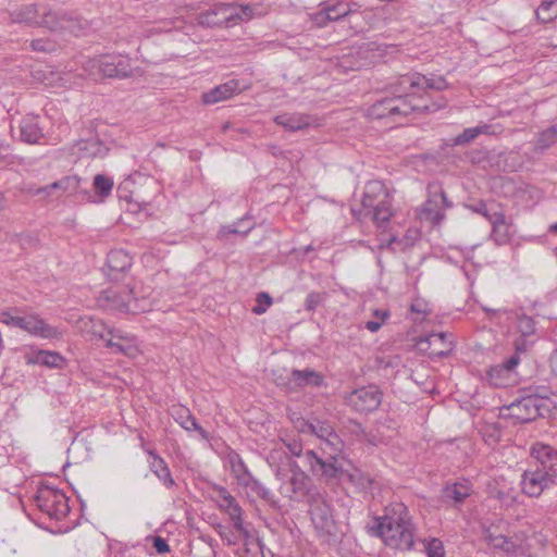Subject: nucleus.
Returning a JSON list of instances; mask_svg holds the SVG:
<instances>
[{
    "label": "nucleus",
    "instance_id": "30",
    "mask_svg": "<svg viewBox=\"0 0 557 557\" xmlns=\"http://www.w3.org/2000/svg\"><path fill=\"white\" fill-rule=\"evenodd\" d=\"M146 451L152 458V460L149 461L150 471L163 483L165 487L172 488L175 485V481L164 459L152 449H147Z\"/></svg>",
    "mask_w": 557,
    "mask_h": 557
},
{
    "label": "nucleus",
    "instance_id": "16",
    "mask_svg": "<svg viewBox=\"0 0 557 557\" xmlns=\"http://www.w3.org/2000/svg\"><path fill=\"white\" fill-rule=\"evenodd\" d=\"M16 327L34 336L48 339H59L63 335L61 330L48 324L36 313L20 314Z\"/></svg>",
    "mask_w": 557,
    "mask_h": 557
},
{
    "label": "nucleus",
    "instance_id": "46",
    "mask_svg": "<svg viewBox=\"0 0 557 557\" xmlns=\"http://www.w3.org/2000/svg\"><path fill=\"white\" fill-rule=\"evenodd\" d=\"M496 542L494 543L493 547L502 549L506 553H515L518 548V544L511 539L506 535L499 534L498 539H495Z\"/></svg>",
    "mask_w": 557,
    "mask_h": 557
},
{
    "label": "nucleus",
    "instance_id": "15",
    "mask_svg": "<svg viewBox=\"0 0 557 557\" xmlns=\"http://www.w3.org/2000/svg\"><path fill=\"white\" fill-rule=\"evenodd\" d=\"M235 9L230 3H218L197 15V23L203 27L234 26Z\"/></svg>",
    "mask_w": 557,
    "mask_h": 557
},
{
    "label": "nucleus",
    "instance_id": "37",
    "mask_svg": "<svg viewBox=\"0 0 557 557\" xmlns=\"http://www.w3.org/2000/svg\"><path fill=\"white\" fill-rule=\"evenodd\" d=\"M313 123V119L304 114H294L286 119L281 117V126L288 131H299Z\"/></svg>",
    "mask_w": 557,
    "mask_h": 557
},
{
    "label": "nucleus",
    "instance_id": "43",
    "mask_svg": "<svg viewBox=\"0 0 557 557\" xmlns=\"http://www.w3.org/2000/svg\"><path fill=\"white\" fill-rule=\"evenodd\" d=\"M239 540L244 541V545L246 546L247 553H251L256 549L260 550L262 557H267L264 554V544L261 540L255 539L253 535L247 530V535H242L239 533Z\"/></svg>",
    "mask_w": 557,
    "mask_h": 557
},
{
    "label": "nucleus",
    "instance_id": "2",
    "mask_svg": "<svg viewBox=\"0 0 557 557\" xmlns=\"http://www.w3.org/2000/svg\"><path fill=\"white\" fill-rule=\"evenodd\" d=\"M8 15L12 23L45 27L52 32L69 33L74 36L84 35L89 28L88 21L78 14L47 4H23L9 11Z\"/></svg>",
    "mask_w": 557,
    "mask_h": 557
},
{
    "label": "nucleus",
    "instance_id": "28",
    "mask_svg": "<svg viewBox=\"0 0 557 557\" xmlns=\"http://www.w3.org/2000/svg\"><path fill=\"white\" fill-rule=\"evenodd\" d=\"M44 133L35 115H26L20 122V139L26 144H37Z\"/></svg>",
    "mask_w": 557,
    "mask_h": 557
},
{
    "label": "nucleus",
    "instance_id": "47",
    "mask_svg": "<svg viewBox=\"0 0 557 557\" xmlns=\"http://www.w3.org/2000/svg\"><path fill=\"white\" fill-rule=\"evenodd\" d=\"M326 293H318L312 292L308 294L306 301H305V308L308 311H314L325 299H326Z\"/></svg>",
    "mask_w": 557,
    "mask_h": 557
},
{
    "label": "nucleus",
    "instance_id": "48",
    "mask_svg": "<svg viewBox=\"0 0 557 557\" xmlns=\"http://www.w3.org/2000/svg\"><path fill=\"white\" fill-rule=\"evenodd\" d=\"M476 137H478V132H476L475 127H468V128H465L461 134H459L458 136H456L453 139V145L454 146H462V145L473 141Z\"/></svg>",
    "mask_w": 557,
    "mask_h": 557
},
{
    "label": "nucleus",
    "instance_id": "1",
    "mask_svg": "<svg viewBox=\"0 0 557 557\" xmlns=\"http://www.w3.org/2000/svg\"><path fill=\"white\" fill-rule=\"evenodd\" d=\"M447 83L442 76L426 77L420 73L406 74L389 85V97L377 100L373 103L368 114L371 119H391L393 122L408 116L410 113L435 112L447 104L444 97L436 101L426 102L424 95L418 94L422 89L444 90Z\"/></svg>",
    "mask_w": 557,
    "mask_h": 557
},
{
    "label": "nucleus",
    "instance_id": "8",
    "mask_svg": "<svg viewBox=\"0 0 557 557\" xmlns=\"http://www.w3.org/2000/svg\"><path fill=\"white\" fill-rule=\"evenodd\" d=\"M290 420L299 432L312 433L321 440L322 453H326L327 449L333 453H342L343 442L329 422L317 421L315 423H309L300 417L295 419L293 416Z\"/></svg>",
    "mask_w": 557,
    "mask_h": 557
},
{
    "label": "nucleus",
    "instance_id": "56",
    "mask_svg": "<svg viewBox=\"0 0 557 557\" xmlns=\"http://www.w3.org/2000/svg\"><path fill=\"white\" fill-rule=\"evenodd\" d=\"M348 479L358 484L361 487H366L372 483V480L369 476H364L360 471H355L354 473H347Z\"/></svg>",
    "mask_w": 557,
    "mask_h": 557
},
{
    "label": "nucleus",
    "instance_id": "59",
    "mask_svg": "<svg viewBox=\"0 0 557 557\" xmlns=\"http://www.w3.org/2000/svg\"><path fill=\"white\" fill-rule=\"evenodd\" d=\"M388 312H382V318L380 320L368 321L366 323V329L372 333L377 332L381 329L382 324L384 323L385 319L388 318Z\"/></svg>",
    "mask_w": 557,
    "mask_h": 557
},
{
    "label": "nucleus",
    "instance_id": "41",
    "mask_svg": "<svg viewBox=\"0 0 557 557\" xmlns=\"http://www.w3.org/2000/svg\"><path fill=\"white\" fill-rule=\"evenodd\" d=\"M94 187L99 196L108 197L112 191L113 181L106 175L97 174L94 177Z\"/></svg>",
    "mask_w": 557,
    "mask_h": 557
},
{
    "label": "nucleus",
    "instance_id": "17",
    "mask_svg": "<svg viewBox=\"0 0 557 557\" xmlns=\"http://www.w3.org/2000/svg\"><path fill=\"white\" fill-rule=\"evenodd\" d=\"M542 407V399L534 396H528L511 403L507 407V410L511 418L516 419L518 422L524 423L533 421L541 416L540 410Z\"/></svg>",
    "mask_w": 557,
    "mask_h": 557
},
{
    "label": "nucleus",
    "instance_id": "11",
    "mask_svg": "<svg viewBox=\"0 0 557 557\" xmlns=\"http://www.w3.org/2000/svg\"><path fill=\"white\" fill-rule=\"evenodd\" d=\"M321 9L312 15V21L319 27H323L327 22H343L348 20L351 23L350 18L357 12V4L350 2H344L337 0L334 3L324 2L320 4Z\"/></svg>",
    "mask_w": 557,
    "mask_h": 557
},
{
    "label": "nucleus",
    "instance_id": "53",
    "mask_svg": "<svg viewBox=\"0 0 557 557\" xmlns=\"http://www.w3.org/2000/svg\"><path fill=\"white\" fill-rule=\"evenodd\" d=\"M425 549L429 557H444L443 543L438 539H432L426 545Z\"/></svg>",
    "mask_w": 557,
    "mask_h": 557
},
{
    "label": "nucleus",
    "instance_id": "18",
    "mask_svg": "<svg viewBox=\"0 0 557 557\" xmlns=\"http://www.w3.org/2000/svg\"><path fill=\"white\" fill-rule=\"evenodd\" d=\"M532 456L535 459V467L539 471L544 473L547 478H557V449L549 445L535 444L532 447Z\"/></svg>",
    "mask_w": 557,
    "mask_h": 557
},
{
    "label": "nucleus",
    "instance_id": "23",
    "mask_svg": "<svg viewBox=\"0 0 557 557\" xmlns=\"http://www.w3.org/2000/svg\"><path fill=\"white\" fill-rule=\"evenodd\" d=\"M285 385L290 389L320 387L324 385V376L310 368L304 370L294 369Z\"/></svg>",
    "mask_w": 557,
    "mask_h": 557
},
{
    "label": "nucleus",
    "instance_id": "45",
    "mask_svg": "<svg viewBox=\"0 0 557 557\" xmlns=\"http://www.w3.org/2000/svg\"><path fill=\"white\" fill-rule=\"evenodd\" d=\"M508 374L509 372H506L502 364L494 366L487 371L490 382L495 386L503 385V379L507 377Z\"/></svg>",
    "mask_w": 557,
    "mask_h": 557
},
{
    "label": "nucleus",
    "instance_id": "9",
    "mask_svg": "<svg viewBox=\"0 0 557 557\" xmlns=\"http://www.w3.org/2000/svg\"><path fill=\"white\" fill-rule=\"evenodd\" d=\"M309 513L312 523L320 535H331L335 529V522L330 505L324 496L314 491L309 494L308 498Z\"/></svg>",
    "mask_w": 557,
    "mask_h": 557
},
{
    "label": "nucleus",
    "instance_id": "5",
    "mask_svg": "<svg viewBox=\"0 0 557 557\" xmlns=\"http://www.w3.org/2000/svg\"><path fill=\"white\" fill-rule=\"evenodd\" d=\"M92 334L106 342V347L115 354L135 357L138 352L136 337L121 329L106 327L102 322L90 320Z\"/></svg>",
    "mask_w": 557,
    "mask_h": 557
},
{
    "label": "nucleus",
    "instance_id": "64",
    "mask_svg": "<svg viewBox=\"0 0 557 557\" xmlns=\"http://www.w3.org/2000/svg\"><path fill=\"white\" fill-rule=\"evenodd\" d=\"M499 534H497L492 528H488L484 532V539L490 545H494L496 542L495 539H498Z\"/></svg>",
    "mask_w": 557,
    "mask_h": 557
},
{
    "label": "nucleus",
    "instance_id": "40",
    "mask_svg": "<svg viewBox=\"0 0 557 557\" xmlns=\"http://www.w3.org/2000/svg\"><path fill=\"white\" fill-rule=\"evenodd\" d=\"M225 512L230 516V519L233 521L234 529L242 535H247V528L244 525L242 519L243 510L238 503L235 502L233 506H231Z\"/></svg>",
    "mask_w": 557,
    "mask_h": 557
},
{
    "label": "nucleus",
    "instance_id": "29",
    "mask_svg": "<svg viewBox=\"0 0 557 557\" xmlns=\"http://www.w3.org/2000/svg\"><path fill=\"white\" fill-rule=\"evenodd\" d=\"M392 200L393 198H388L386 200H383L380 202V205H374L373 207H370L366 209L362 213V219L371 216L372 221L379 226V227H386L387 223L389 222L391 218L394 214L393 208H392Z\"/></svg>",
    "mask_w": 557,
    "mask_h": 557
},
{
    "label": "nucleus",
    "instance_id": "63",
    "mask_svg": "<svg viewBox=\"0 0 557 557\" xmlns=\"http://www.w3.org/2000/svg\"><path fill=\"white\" fill-rule=\"evenodd\" d=\"M475 129L478 132V136H480L482 134H485V135H495L496 134L494 126L488 125V124L478 125V126H475Z\"/></svg>",
    "mask_w": 557,
    "mask_h": 557
},
{
    "label": "nucleus",
    "instance_id": "33",
    "mask_svg": "<svg viewBox=\"0 0 557 557\" xmlns=\"http://www.w3.org/2000/svg\"><path fill=\"white\" fill-rule=\"evenodd\" d=\"M28 362L52 369H61L65 363V359L57 351L37 350L29 356Z\"/></svg>",
    "mask_w": 557,
    "mask_h": 557
},
{
    "label": "nucleus",
    "instance_id": "35",
    "mask_svg": "<svg viewBox=\"0 0 557 557\" xmlns=\"http://www.w3.org/2000/svg\"><path fill=\"white\" fill-rule=\"evenodd\" d=\"M557 143V124H554L540 132L534 141V151L543 153Z\"/></svg>",
    "mask_w": 557,
    "mask_h": 557
},
{
    "label": "nucleus",
    "instance_id": "52",
    "mask_svg": "<svg viewBox=\"0 0 557 557\" xmlns=\"http://www.w3.org/2000/svg\"><path fill=\"white\" fill-rule=\"evenodd\" d=\"M233 9H235L236 16L234 17V25L239 21L249 20L252 16V7L250 5H236L230 3Z\"/></svg>",
    "mask_w": 557,
    "mask_h": 557
},
{
    "label": "nucleus",
    "instance_id": "10",
    "mask_svg": "<svg viewBox=\"0 0 557 557\" xmlns=\"http://www.w3.org/2000/svg\"><path fill=\"white\" fill-rule=\"evenodd\" d=\"M428 194L429 197L420 211V219L432 224H440L445 216L443 209L450 208L451 202L448 201L442 185L438 183L429 184Z\"/></svg>",
    "mask_w": 557,
    "mask_h": 557
},
{
    "label": "nucleus",
    "instance_id": "50",
    "mask_svg": "<svg viewBox=\"0 0 557 557\" xmlns=\"http://www.w3.org/2000/svg\"><path fill=\"white\" fill-rule=\"evenodd\" d=\"M272 304V298L267 293H260L256 298V306L252 308V312L256 314H262L267 311L268 307Z\"/></svg>",
    "mask_w": 557,
    "mask_h": 557
},
{
    "label": "nucleus",
    "instance_id": "61",
    "mask_svg": "<svg viewBox=\"0 0 557 557\" xmlns=\"http://www.w3.org/2000/svg\"><path fill=\"white\" fill-rule=\"evenodd\" d=\"M519 326L522 333L528 335L533 333V320L529 317H523L519 321Z\"/></svg>",
    "mask_w": 557,
    "mask_h": 557
},
{
    "label": "nucleus",
    "instance_id": "34",
    "mask_svg": "<svg viewBox=\"0 0 557 557\" xmlns=\"http://www.w3.org/2000/svg\"><path fill=\"white\" fill-rule=\"evenodd\" d=\"M253 224L246 218L238 220L234 224L223 225L220 227L216 238L221 242L226 240L228 235H240L245 237L251 230Z\"/></svg>",
    "mask_w": 557,
    "mask_h": 557
},
{
    "label": "nucleus",
    "instance_id": "12",
    "mask_svg": "<svg viewBox=\"0 0 557 557\" xmlns=\"http://www.w3.org/2000/svg\"><path fill=\"white\" fill-rule=\"evenodd\" d=\"M322 454L323 456H318L313 450H308L305 455L311 470L315 474L330 480L337 478L344 472L341 453H333L327 449L326 453Z\"/></svg>",
    "mask_w": 557,
    "mask_h": 557
},
{
    "label": "nucleus",
    "instance_id": "3",
    "mask_svg": "<svg viewBox=\"0 0 557 557\" xmlns=\"http://www.w3.org/2000/svg\"><path fill=\"white\" fill-rule=\"evenodd\" d=\"M372 530L386 546L403 552L410 550L417 539L410 512L403 503L387 506L384 516L375 519Z\"/></svg>",
    "mask_w": 557,
    "mask_h": 557
},
{
    "label": "nucleus",
    "instance_id": "51",
    "mask_svg": "<svg viewBox=\"0 0 557 557\" xmlns=\"http://www.w3.org/2000/svg\"><path fill=\"white\" fill-rule=\"evenodd\" d=\"M30 47L34 51L53 52L55 50V42L44 38L34 39L30 42Z\"/></svg>",
    "mask_w": 557,
    "mask_h": 557
},
{
    "label": "nucleus",
    "instance_id": "49",
    "mask_svg": "<svg viewBox=\"0 0 557 557\" xmlns=\"http://www.w3.org/2000/svg\"><path fill=\"white\" fill-rule=\"evenodd\" d=\"M216 531L222 540L226 541L228 545H236L239 542V532L233 531L227 527L219 524Z\"/></svg>",
    "mask_w": 557,
    "mask_h": 557
},
{
    "label": "nucleus",
    "instance_id": "44",
    "mask_svg": "<svg viewBox=\"0 0 557 557\" xmlns=\"http://www.w3.org/2000/svg\"><path fill=\"white\" fill-rule=\"evenodd\" d=\"M20 312V308H10L0 311V323H3L11 327H16Z\"/></svg>",
    "mask_w": 557,
    "mask_h": 557
},
{
    "label": "nucleus",
    "instance_id": "20",
    "mask_svg": "<svg viewBox=\"0 0 557 557\" xmlns=\"http://www.w3.org/2000/svg\"><path fill=\"white\" fill-rule=\"evenodd\" d=\"M391 194L386 189L385 185L381 181H370L366 184L363 197L361 200V209H351V212L355 218L358 220H362V213L366 209L373 207L374 205H380L381 201L391 198Z\"/></svg>",
    "mask_w": 557,
    "mask_h": 557
},
{
    "label": "nucleus",
    "instance_id": "32",
    "mask_svg": "<svg viewBox=\"0 0 557 557\" xmlns=\"http://www.w3.org/2000/svg\"><path fill=\"white\" fill-rule=\"evenodd\" d=\"M470 494L471 487L468 481L446 485L442 491L443 499L445 502H451L454 505L462 504Z\"/></svg>",
    "mask_w": 557,
    "mask_h": 557
},
{
    "label": "nucleus",
    "instance_id": "4",
    "mask_svg": "<svg viewBox=\"0 0 557 557\" xmlns=\"http://www.w3.org/2000/svg\"><path fill=\"white\" fill-rule=\"evenodd\" d=\"M84 69L95 79H123L133 76L135 71L131 59L123 54H103L88 59Z\"/></svg>",
    "mask_w": 557,
    "mask_h": 557
},
{
    "label": "nucleus",
    "instance_id": "7",
    "mask_svg": "<svg viewBox=\"0 0 557 557\" xmlns=\"http://www.w3.org/2000/svg\"><path fill=\"white\" fill-rule=\"evenodd\" d=\"M34 502L41 512L54 520L63 519L70 511L65 494L49 485L38 487Z\"/></svg>",
    "mask_w": 557,
    "mask_h": 557
},
{
    "label": "nucleus",
    "instance_id": "27",
    "mask_svg": "<svg viewBox=\"0 0 557 557\" xmlns=\"http://www.w3.org/2000/svg\"><path fill=\"white\" fill-rule=\"evenodd\" d=\"M384 54V49L376 42H366L358 48L352 58L356 69L367 67L375 64Z\"/></svg>",
    "mask_w": 557,
    "mask_h": 557
},
{
    "label": "nucleus",
    "instance_id": "57",
    "mask_svg": "<svg viewBox=\"0 0 557 557\" xmlns=\"http://www.w3.org/2000/svg\"><path fill=\"white\" fill-rule=\"evenodd\" d=\"M77 185V181L75 177L72 176H65L61 180L54 182V186H59L60 190L67 191L70 189H75Z\"/></svg>",
    "mask_w": 557,
    "mask_h": 557
},
{
    "label": "nucleus",
    "instance_id": "19",
    "mask_svg": "<svg viewBox=\"0 0 557 557\" xmlns=\"http://www.w3.org/2000/svg\"><path fill=\"white\" fill-rule=\"evenodd\" d=\"M288 467L290 468V475L288 482L285 484V493L292 499H300L302 497L309 498V494L315 490H310V479L306 473L294 462L288 459Z\"/></svg>",
    "mask_w": 557,
    "mask_h": 557
},
{
    "label": "nucleus",
    "instance_id": "14",
    "mask_svg": "<svg viewBox=\"0 0 557 557\" xmlns=\"http://www.w3.org/2000/svg\"><path fill=\"white\" fill-rule=\"evenodd\" d=\"M133 287L126 286L121 290L108 288L100 295L99 301L101 306L110 310L125 313H136L138 306L137 299L133 297Z\"/></svg>",
    "mask_w": 557,
    "mask_h": 557
},
{
    "label": "nucleus",
    "instance_id": "22",
    "mask_svg": "<svg viewBox=\"0 0 557 557\" xmlns=\"http://www.w3.org/2000/svg\"><path fill=\"white\" fill-rule=\"evenodd\" d=\"M133 258L123 249L111 250L107 257V276L110 281H119L131 269Z\"/></svg>",
    "mask_w": 557,
    "mask_h": 557
},
{
    "label": "nucleus",
    "instance_id": "31",
    "mask_svg": "<svg viewBox=\"0 0 557 557\" xmlns=\"http://www.w3.org/2000/svg\"><path fill=\"white\" fill-rule=\"evenodd\" d=\"M492 233L491 238L496 245L502 246L510 240V225L506 222L505 214L503 212H495L491 216Z\"/></svg>",
    "mask_w": 557,
    "mask_h": 557
},
{
    "label": "nucleus",
    "instance_id": "62",
    "mask_svg": "<svg viewBox=\"0 0 557 557\" xmlns=\"http://www.w3.org/2000/svg\"><path fill=\"white\" fill-rule=\"evenodd\" d=\"M520 362V358L518 355L511 356L509 359H507L502 366L506 369V372H511Z\"/></svg>",
    "mask_w": 557,
    "mask_h": 557
},
{
    "label": "nucleus",
    "instance_id": "26",
    "mask_svg": "<svg viewBox=\"0 0 557 557\" xmlns=\"http://www.w3.org/2000/svg\"><path fill=\"white\" fill-rule=\"evenodd\" d=\"M171 416L174 420L186 431H196L201 438L209 441L210 434L206 431L191 414L190 410L182 405L173 406L171 408Z\"/></svg>",
    "mask_w": 557,
    "mask_h": 557
},
{
    "label": "nucleus",
    "instance_id": "25",
    "mask_svg": "<svg viewBox=\"0 0 557 557\" xmlns=\"http://www.w3.org/2000/svg\"><path fill=\"white\" fill-rule=\"evenodd\" d=\"M245 87L240 86L239 81L231 79L224 84L215 86L207 92L202 94V102L205 104H214L223 100H227L235 94H239Z\"/></svg>",
    "mask_w": 557,
    "mask_h": 557
},
{
    "label": "nucleus",
    "instance_id": "60",
    "mask_svg": "<svg viewBox=\"0 0 557 557\" xmlns=\"http://www.w3.org/2000/svg\"><path fill=\"white\" fill-rule=\"evenodd\" d=\"M153 548L159 553V554H165L168 552H170V545L168 544V542L161 537V536H154L153 537Z\"/></svg>",
    "mask_w": 557,
    "mask_h": 557
},
{
    "label": "nucleus",
    "instance_id": "55",
    "mask_svg": "<svg viewBox=\"0 0 557 557\" xmlns=\"http://www.w3.org/2000/svg\"><path fill=\"white\" fill-rule=\"evenodd\" d=\"M470 209L472 211L485 216L490 223H491V216L496 212V211H493L491 208H488V206L483 201H480L475 205H471Z\"/></svg>",
    "mask_w": 557,
    "mask_h": 557
},
{
    "label": "nucleus",
    "instance_id": "24",
    "mask_svg": "<svg viewBox=\"0 0 557 557\" xmlns=\"http://www.w3.org/2000/svg\"><path fill=\"white\" fill-rule=\"evenodd\" d=\"M108 147L98 138L82 139L74 144L72 153L79 159L103 158L108 153Z\"/></svg>",
    "mask_w": 557,
    "mask_h": 557
},
{
    "label": "nucleus",
    "instance_id": "38",
    "mask_svg": "<svg viewBox=\"0 0 557 557\" xmlns=\"http://www.w3.org/2000/svg\"><path fill=\"white\" fill-rule=\"evenodd\" d=\"M543 23H548L557 16V0H544L535 11Z\"/></svg>",
    "mask_w": 557,
    "mask_h": 557
},
{
    "label": "nucleus",
    "instance_id": "54",
    "mask_svg": "<svg viewBox=\"0 0 557 557\" xmlns=\"http://www.w3.org/2000/svg\"><path fill=\"white\" fill-rule=\"evenodd\" d=\"M159 22L162 23L163 26H160L158 28V30H164V32L171 30L172 28L181 29L184 25V21L181 17H173L170 20L164 18V20H160Z\"/></svg>",
    "mask_w": 557,
    "mask_h": 557
},
{
    "label": "nucleus",
    "instance_id": "6",
    "mask_svg": "<svg viewBox=\"0 0 557 557\" xmlns=\"http://www.w3.org/2000/svg\"><path fill=\"white\" fill-rule=\"evenodd\" d=\"M231 471L235 476L237 484L244 488L248 497H259L270 505H275V502L270 491L257 479L252 476L245 462L238 454H231L228 456Z\"/></svg>",
    "mask_w": 557,
    "mask_h": 557
},
{
    "label": "nucleus",
    "instance_id": "21",
    "mask_svg": "<svg viewBox=\"0 0 557 557\" xmlns=\"http://www.w3.org/2000/svg\"><path fill=\"white\" fill-rule=\"evenodd\" d=\"M553 484V479L547 478L535 467L525 470L520 481L522 492L531 497L540 496L544 490L550 487Z\"/></svg>",
    "mask_w": 557,
    "mask_h": 557
},
{
    "label": "nucleus",
    "instance_id": "13",
    "mask_svg": "<svg viewBox=\"0 0 557 557\" xmlns=\"http://www.w3.org/2000/svg\"><path fill=\"white\" fill-rule=\"evenodd\" d=\"M382 392L376 385H368L350 392L346 397V404L360 413L376 410L382 403Z\"/></svg>",
    "mask_w": 557,
    "mask_h": 557
},
{
    "label": "nucleus",
    "instance_id": "39",
    "mask_svg": "<svg viewBox=\"0 0 557 557\" xmlns=\"http://www.w3.org/2000/svg\"><path fill=\"white\" fill-rule=\"evenodd\" d=\"M449 337L450 335L446 333H432L428 336L426 342L430 345L441 344L442 349L434 351V354L443 357L451 350L453 342Z\"/></svg>",
    "mask_w": 557,
    "mask_h": 557
},
{
    "label": "nucleus",
    "instance_id": "58",
    "mask_svg": "<svg viewBox=\"0 0 557 557\" xmlns=\"http://www.w3.org/2000/svg\"><path fill=\"white\" fill-rule=\"evenodd\" d=\"M284 444L288 450V454H290L292 456L300 457V454L302 451V445L300 442L293 440L289 442H284Z\"/></svg>",
    "mask_w": 557,
    "mask_h": 557
},
{
    "label": "nucleus",
    "instance_id": "36",
    "mask_svg": "<svg viewBox=\"0 0 557 557\" xmlns=\"http://www.w3.org/2000/svg\"><path fill=\"white\" fill-rule=\"evenodd\" d=\"M496 165L505 172H516L522 166L519 154L515 151L497 154Z\"/></svg>",
    "mask_w": 557,
    "mask_h": 557
},
{
    "label": "nucleus",
    "instance_id": "42",
    "mask_svg": "<svg viewBox=\"0 0 557 557\" xmlns=\"http://www.w3.org/2000/svg\"><path fill=\"white\" fill-rule=\"evenodd\" d=\"M214 492L218 507L224 512L236 502L231 493L223 486L215 487Z\"/></svg>",
    "mask_w": 557,
    "mask_h": 557
}]
</instances>
